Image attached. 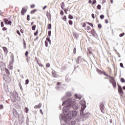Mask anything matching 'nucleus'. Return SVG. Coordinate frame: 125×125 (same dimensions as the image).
Here are the masks:
<instances>
[{
	"mask_svg": "<svg viewBox=\"0 0 125 125\" xmlns=\"http://www.w3.org/2000/svg\"><path fill=\"white\" fill-rule=\"evenodd\" d=\"M75 100L69 98L66 101L63 102L62 105L65 106L63 107V113L64 116H62L61 118V121H64V122L67 124L70 120H71L72 118H75L78 115V112L77 111H73V110H78L79 109V105L75 104Z\"/></svg>",
	"mask_w": 125,
	"mask_h": 125,
	"instance_id": "nucleus-1",
	"label": "nucleus"
},
{
	"mask_svg": "<svg viewBox=\"0 0 125 125\" xmlns=\"http://www.w3.org/2000/svg\"><path fill=\"white\" fill-rule=\"evenodd\" d=\"M10 97L13 102H15L16 100H18V101L20 100V98L18 96V93H17L16 91H14L13 92L10 93Z\"/></svg>",
	"mask_w": 125,
	"mask_h": 125,
	"instance_id": "nucleus-2",
	"label": "nucleus"
},
{
	"mask_svg": "<svg viewBox=\"0 0 125 125\" xmlns=\"http://www.w3.org/2000/svg\"><path fill=\"white\" fill-rule=\"evenodd\" d=\"M81 105V109L80 110V115L81 116H83V111L85 108H86V104H85V101L82 100L80 102Z\"/></svg>",
	"mask_w": 125,
	"mask_h": 125,
	"instance_id": "nucleus-3",
	"label": "nucleus"
},
{
	"mask_svg": "<svg viewBox=\"0 0 125 125\" xmlns=\"http://www.w3.org/2000/svg\"><path fill=\"white\" fill-rule=\"evenodd\" d=\"M104 104H103V103H101L100 105V108L102 113H103L104 114L105 113V111H104Z\"/></svg>",
	"mask_w": 125,
	"mask_h": 125,
	"instance_id": "nucleus-4",
	"label": "nucleus"
},
{
	"mask_svg": "<svg viewBox=\"0 0 125 125\" xmlns=\"http://www.w3.org/2000/svg\"><path fill=\"white\" fill-rule=\"evenodd\" d=\"M14 62V59H12V61L9 63L8 65V68L10 69V70H12L13 69V63Z\"/></svg>",
	"mask_w": 125,
	"mask_h": 125,
	"instance_id": "nucleus-5",
	"label": "nucleus"
},
{
	"mask_svg": "<svg viewBox=\"0 0 125 125\" xmlns=\"http://www.w3.org/2000/svg\"><path fill=\"white\" fill-rule=\"evenodd\" d=\"M118 86V92L120 94H124V91H123V88H122V86L119 84V83H117Z\"/></svg>",
	"mask_w": 125,
	"mask_h": 125,
	"instance_id": "nucleus-6",
	"label": "nucleus"
},
{
	"mask_svg": "<svg viewBox=\"0 0 125 125\" xmlns=\"http://www.w3.org/2000/svg\"><path fill=\"white\" fill-rule=\"evenodd\" d=\"M0 67L1 71H4V69L5 68V64L1 62H0Z\"/></svg>",
	"mask_w": 125,
	"mask_h": 125,
	"instance_id": "nucleus-7",
	"label": "nucleus"
},
{
	"mask_svg": "<svg viewBox=\"0 0 125 125\" xmlns=\"http://www.w3.org/2000/svg\"><path fill=\"white\" fill-rule=\"evenodd\" d=\"M4 22H5V24H6V25H11V23H12V22H11V21H9L7 19H5Z\"/></svg>",
	"mask_w": 125,
	"mask_h": 125,
	"instance_id": "nucleus-8",
	"label": "nucleus"
},
{
	"mask_svg": "<svg viewBox=\"0 0 125 125\" xmlns=\"http://www.w3.org/2000/svg\"><path fill=\"white\" fill-rule=\"evenodd\" d=\"M13 113L14 116H15V117L18 116V113H17V111H16V109H13Z\"/></svg>",
	"mask_w": 125,
	"mask_h": 125,
	"instance_id": "nucleus-9",
	"label": "nucleus"
},
{
	"mask_svg": "<svg viewBox=\"0 0 125 125\" xmlns=\"http://www.w3.org/2000/svg\"><path fill=\"white\" fill-rule=\"evenodd\" d=\"M42 107V104H39L34 106V109H40Z\"/></svg>",
	"mask_w": 125,
	"mask_h": 125,
	"instance_id": "nucleus-10",
	"label": "nucleus"
},
{
	"mask_svg": "<svg viewBox=\"0 0 125 125\" xmlns=\"http://www.w3.org/2000/svg\"><path fill=\"white\" fill-rule=\"evenodd\" d=\"M27 10L25 9V8H22L21 11V15H24L25 14V12H26Z\"/></svg>",
	"mask_w": 125,
	"mask_h": 125,
	"instance_id": "nucleus-11",
	"label": "nucleus"
},
{
	"mask_svg": "<svg viewBox=\"0 0 125 125\" xmlns=\"http://www.w3.org/2000/svg\"><path fill=\"white\" fill-rule=\"evenodd\" d=\"M3 80L4 81H5L6 82V81H7V79H9V77H8V76H6L5 75H3Z\"/></svg>",
	"mask_w": 125,
	"mask_h": 125,
	"instance_id": "nucleus-12",
	"label": "nucleus"
},
{
	"mask_svg": "<svg viewBox=\"0 0 125 125\" xmlns=\"http://www.w3.org/2000/svg\"><path fill=\"white\" fill-rule=\"evenodd\" d=\"M75 96L76 98H78L79 100L82 99V95L78 96V94H75Z\"/></svg>",
	"mask_w": 125,
	"mask_h": 125,
	"instance_id": "nucleus-13",
	"label": "nucleus"
},
{
	"mask_svg": "<svg viewBox=\"0 0 125 125\" xmlns=\"http://www.w3.org/2000/svg\"><path fill=\"white\" fill-rule=\"evenodd\" d=\"M111 83L114 87V88H116V82L113 81V82H111Z\"/></svg>",
	"mask_w": 125,
	"mask_h": 125,
	"instance_id": "nucleus-14",
	"label": "nucleus"
},
{
	"mask_svg": "<svg viewBox=\"0 0 125 125\" xmlns=\"http://www.w3.org/2000/svg\"><path fill=\"white\" fill-rule=\"evenodd\" d=\"M70 78L69 77H68L67 76H66L65 77V82L66 83H69V82H70Z\"/></svg>",
	"mask_w": 125,
	"mask_h": 125,
	"instance_id": "nucleus-15",
	"label": "nucleus"
},
{
	"mask_svg": "<svg viewBox=\"0 0 125 125\" xmlns=\"http://www.w3.org/2000/svg\"><path fill=\"white\" fill-rule=\"evenodd\" d=\"M4 70H5V72L6 73V74H7V75H10V72H9V70H8V69H7L6 68H5Z\"/></svg>",
	"mask_w": 125,
	"mask_h": 125,
	"instance_id": "nucleus-16",
	"label": "nucleus"
},
{
	"mask_svg": "<svg viewBox=\"0 0 125 125\" xmlns=\"http://www.w3.org/2000/svg\"><path fill=\"white\" fill-rule=\"evenodd\" d=\"M46 41H47V42L49 43V44H51V41L50 40V38L47 37Z\"/></svg>",
	"mask_w": 125,
	"mask_h": 125,
	"instance_id": "nucleus-17",
	"label": "nucleus"
},
{
	"mask_svg": "<svg viewBox=\"0 0 125 125\" xmlns=\"http://www.w3.org/2000/svg\"><path fill=\"white\" fill-rule=\"evenodd\" d=\"M52 73L54 78H57V75L56 74V72H52Z\"/></svg>",
	"mask_w": 125,
	"mask_h": 125,
	"instance_id": "nucleus-18",
	"label": "nucleus"
},
{
	"mask_svg": "<svg viewBox=\"0 0 125 125\" xmlns=\"http://www.w3.org/2000/svg\"><path fill=\"white\" fill-rule=\"evenodd\" d=\"M97 72L98 73V74H99V75H101V74L103 73L102 71L99 69H97Z\"/></svg>",
	"mask_w": 125,
	"mask_h": 125,
	"instance_id": "nucleus-19",
	"label": "nucleus"
},
{
	"mask_svg": "<svg viewBox=\"0 0 125 125\" xmlns=\"http://www.w3.org/2000/svg\"><path fill=\"white\" fill-rule=\"evenodd\" d=\"M62 20L65 21H67V17H66V16H63V17L62 18Z\"/></svg>",
	"mask_w": 125,
	"mask_h": 125,
	"instance_id": "nucleus-20",
	"label": "nucleus"
},
{
	"mask_svg": "<svg viewBox=\"0 0 125 125\" xmlns=\"http://www.w3.org/2000/svg\"><path fill=\"white\" fill-rule=\"evenodd\" d=\"M36 27H37V26H36V25H33V26L32 27V30L33 31H35V30H36Z\"/></svg>",
	"mask_w": 125,
	"mask_h": 125,
	"instance_id": "nucleus-21",
	"label": "nucleus"
},
{
	"mask_svg": "<svg viewBox=\"0 0 125 125\" xmlns=\"http://www.w3.org/2000/svg\"><path fill=\"white\" fill-rule=\"evenodd\" d=\"M48 30H51V24H48Z\"/></svg>",
	"mask_w": 125,
	"mask_h": 125,
	"instance_id": "nucleus-22",
	"label": "nucleus"
},
{
	"mask_svg": "<svg viewBox=\"0 0 125 125\" xmlns=\"http://www.w3.org/2000/svg\"><path fill=\"white\" fill-rule=\"evenodd\" d=\"M97 8L98 9H99V10H100V9H101V5L98 4L97 6Z\"/></svg>",
	"mask_w": 125,
	"mask_h": 125,
	"instance_id": "nucleus-23",
	"label": "nucleus"
},
{
	"mask_svg": "<svg viewBox=\"0 0 125 125\" xmlns=\"http://www.w3.org/2000/svg\"><path fill=\"white\" fill-rule=\"evenodd\" d=\"M81 58V57H78L77 59V61L76 62L77 63H79V62H80V59Z\"/></svg>",
	"mask_w": 125,
	"mask_h": 125,
	"instance_id": "nucleus-24",
	"label": "nucleus"
},
{
	"mask_svg": "<svg viewBox=\"0 0 125 125\" xmlns=\"http://www.w3.org/2000/svg\"><path fill=\"white\" fill-rule=\"evenodd\" d=\"M19 86L20 87V89L21 90H23V88L22 87V85H21V83H19Z\"/></svg>",
	"mask_w": 125,
	"mask_h": 125,
	"instance_id": "nucleus-25",
	"label": "nucleus"
},
{
	"mask_svg": "<svg viewBox=\"0 0 125 125\" xmlns=\"http://www.w3.org/2000/svg\"><path fill=\"white\" fill-rule=\"evenodd\" d=\"M3 50H4V52H6L7 51V48H6V47H3Z\"/></svg>",
	"mask_w": 125,
	"mask_h": 125,
	"instance_id": "nucleus-26",
	"label": "nucleus"
},
{
	"mask_svg": "<svg viewBox=\"0 0 125 125\" xmlns=\"http://www.w3.org/2000/svg\"><path fill=\"white\" fill-rule=\"evenodd\" d=\"M87 24H88V25H89V26H91V27H92V28H93V24H92V23L90 22H87Z\"/></svg>",
	"mask_w": 125,
	"mask_h": 125,
	"instance_id": "nucleus-27",
	"label": "nucleus"
},
{
	"mask_svg": "<svg viewBox=\"0 0 125 125\" xmlns=\"http://www.w3.org/2000/svg\"><path fill=\"white\" fill-rule=\"evenodd\" d=\"M124 36H125V33L120 34L119 37H120V38H122V37H124Z\"/></svg>",
	"mask_w": 125,
	"mask_h": 125,
	"instance_id": "nucleus-28",
	"label": "nucleus"
},
{
	"mask_svg": "<svg viewBox=\"0 0 125 125\" xmlns=\"http://www.w3.org/2000/svg\"><path fill=\"white\" fill-rule=\"evenodd\" d=\"M68 23H69V25H73V21L71 20H69L68 21Z\"/></svg>",
	"mask_w": 125,
	"mask_h": 125,
	"instance_id": "nucleus-29",
	"label": "nucleus"
},
{
	"mask_svg": "<svg viewBox=\"0 0 125 125\" xmlns=\"http://www.w3.org/2000/svg\"><path fill=\"white\" fill-rule=\"evenodd\" d=\"M48 36L49 37H50L51 36V31H49L48 32Z\"/></svg>",
	"mask_w": 125,
	"mask_h": 125,
	"instance_id": "nucleus-30",
	"label": "nucleus"
},
{
	"mask_svg": "<svg viewBox=\"0 0 125 125\" xmlns=\"http://www.w3.org/2000/svg\"><path fill=\"white\" fill-rule=\"evenodd\" d=\"M100 18L102 20L104 19V15H102L100 16Z\"/></svg>",
	"mask_w": 125,
	"mask_h": 125,
	"instance_id": "nucleus-31",
	"label": "nucleus"
},
{
	"mask_svg": "<svg viewBox=\"0 0 125 125\" xmlns=\"http://www.w3.org/2000/svg\"><path fill=\"white\" fill-rule=\"evenodd\" d=\"M36 11H37V10L36 9H34V10H33L31 11V13L32 14H33L35 13V12H36Z\"/></svg>",
	"mask_w": 125,
	"mask_h": 125,
	"instance_id": "nucleus-32",
	"label": "nucleus"
},
{
	"mask_svg": "<svg viewBox=\"0 0 125 125\" xmlns=\"http://www.w3.org/2000/svg\"><path fill=\"white\" fill-rule=\"evenodd\" d=\"M29 54V52L28 51H26L25 52V56L26 57H27V56H28V55Z\"/></svg>",
	"mask_w": 125,
	"mask_h": 125,
	"instance_id": "nucleus-33",
	"label": "nucleus"
},
{
	"mask_svg": "<svg viewBox=\"0 0 125 125\" xmlns=\"http://www.w3.org/2000/svg\"><path fill=\"white\" fill-rule=\"evenodd\" d=\"M68 18H69V19H73V17L72 15H68Z\"/></svg>",
	"mask_w": 125,
	"mask_h": 125,
	"instance_id": "nucleus-34",
	"label": "nucleus"
},
{
	"mask_svg": "<svg viewBox=\"0 0 125 125\" xmlns=\"http://www.w3.org/2000/svg\"><path fill=\"white\" fill-rule=\"evenodd\" d=\"M27 21H30V15H28L27 16Z\"/></svg>",
	"mask_w": 125,
	"mask_h": 125,
	"instance_id": "nucleus-35",
	"label": "nucleus"
},
{
	"mask_svg": "<svg viewBox=\"0 0 125 125\" xmlns=\"http://www.w3.org/2000/svg\"><path fill=\"white\" fill-rule=\"evenodd\" d=\"M98 27L99 28V29H101V28H102V25L101 24H99L98 25Z\"/></svg>",
	"mask_w": 125,
	"mask_h": 125,
	"instance_id": "nucleus-36",
	"label": "nucleus"
},
{
	"mask_svg": "<svg viewBox=\"0 0 125 125\" xmlns=\"http://www.w3.org/2000/svg\"><path fill=\"white\" fill-rule=\"evenodd\" d=\"M121 83H125V79L121 78Z\"/></svg>",
	"mask_w": 125,
	"mask_h": 125,
	"instance_id": "nucleus-37",
	"label": "nucleus"
},
{
	"mask_svg": "<svg viewBox=\"0 0 125 125\" xmlns=\"http://www.w3.org/2000/svg\"><path fill=\"white\" fill-rule=\"evenodd\" d=\"M66 95H67V96L70 97V96H71L72 95L71 94V93H70V92H67V93H66Z\"/></svg>",
	"mask_w": 125,
	"mask_h": 125,
	"instance_id": "nucleus-38",
	"label": "nucleus"
},
{
	"mask_svg": "<svg viewBox=\"0 0 125 125\" xmlns=\"http://www.w3.org/2000/svg\"><path fill=\"white\" fill-rule=\"evenodd\" d=\"M25 112L26 113H28V112H29V108H28V107H25Z\"/></svg>",
	"mask_w": 125,
	"mask_h": 125,
	"instance_id": "nucleus-39",
	"label": "nucleus"
},
{
	"mask_svg": "<svg viewBox=\"0 0 125 125\" xmlns=\"http://www.w3.org/2000/svg\"><path fill=\"white\" fill-rule=\"evenodd\" d=\"M77 50V49L76 48V47H74L73 49V53H74V54H76V51Z\"/></svg>",
	"mask_w": 125,
	"mask_h": 125,
	"instance_id": "nucleus-40",
	"label": "nucleus"
},
{
	"mask_svg": "<svg viewBox=\"0 0 125 125\" xmlns=\"http://www.w3.org/2000/svg\"><path fill=\"white\" fill-rule=\"evenodd\" d=\"M45 45L46 47H47V46H48V44L47 41H45Z\"/></svg>",
	"mask_w": 125,
	"mask_h": 125,
	"instance_id": "nucleus-41",
	"label": "nucleus"
},
{
	"mask_svg": "<svg viewBox=\"0 0 125 125\" xmlns=\"http://www.w3.org/2000/svg\"><path fill=\"white\" fill-rule=\"evenodd\" d=\"M29 84V80L28 79L25 80V84Z\"/></svg>",
	"mask_w": 125,
	"mask_h": 125,
	"instance_id": "nucleus-42",
	"label": "nucleus"
},
{
	"mask_svg": "<svg viewBox=\"0 0 125 125\" xmlns=\"http://www.w3.org/2000/svg\"><path fill=\"white\" fill-rule=\"evenodd\" d=\"M26 124L27 125H29V119H28V118H27V120H26Z\"/></svg>",
	"mask_w": 125,
	"mask_h": 125,
	"instance_id": "nucleus-43",
	"label": "nucleus"
},
{
	"mask_svg": "<svg viewBox=\"0 0 125 125\" xmlns=\"http://www.w3.org/2000/svg\"><path fill=\"white\" fill-rule=\"evenodd\" d=\"M46 67H47V68H49L50 67V64L49 63H47L46 64Z\"/></svg>",
	"mask_w": 125,
	"mask_h": 125,
	"instance_id": "nucleus-44",
	"label": "nucleus"
},
{
	"mask_svg": "<svg viewBox=\"0 0 125 125\" xmlns=\"http://www.w3.org/2000/svg\"><path fill=\"white\" fill-rule=\"evenodd\" d=\"M120 67H121V68H124V64H123V63H120Z\"/></svg>",
	"mask_w": 125,
	"mask_h": 125,
	"instance_id": "nucleus-45",
	"label": "nucleus"
},
{
	"mask_svg": "<svg viewBox=\"0 0 125 125\" xmlns=\"http://www.w3.org/2000/svg\"><path fill=\"white\" fill-rule=\"evenodd\" d=\"M0 25H1V27H3L4 26V25L3 24V22L1 21L0 22Z\"/></svg>",
	"mask_w": 125,
	"mask_h": 125,
	"instance_id": "nucleus-46",
	"label": "nucleus"
},
{
	"mask_svg": "<svg viewBox=\"0 0 125 125\" xmlns=\"http://www.w3.org/2000/svg\"><path fill=\"white\" fill-rule=\"evenodd\" d=\"M96 3V0H93L92 4H95Z\"/></svg>",
	"mask_w": 125,
	"mask_h": 125,
	"instance_id": "nucleus-47",
	"label": "nucleus"
},
{
	"mask_svg": "<svg viewBox=\"0 0 125 125\" xmlns=\"http://www.w3.org/2000/svg\"><path fill=\"white\" fill-rule=\"evenodd\" d=\"M91 16H92V18H93V19H95V17L94 16V14H92Z\"/></svg>",
	"mask_w": 125,
	"mask_h": 125,
	"instance_id": "nucleus-48",
	"label": "nucleus"
},
{
	"mask_svg": "<svg viewBox=\"0 0 125 125\" xmlns=\"http://www.w3.org/2000/svg\"><path fill=\"white\" fill-rule=\"evenodd\" d=\"M38 30L34 33V36H38Z\"/></svg>",
	"mask_w": 125,
	"mask_h": 125,
	"instance_id": "nucleus-49",
	"label": "nucleus"
},
{
	"mask_svg": "<svg viewBox=\"0 0 125 125\" xmlns=\"http://www.w3.org/2000/svg\"><path fill=\"white\" fill-rule=\"evenodd\" d=\"M17 33L18 35H19V36H21V34H20V31H19V30H17Z\"/></svg>",
	"mask_w": 125,
	"mask_h": 125,
	"instance_id": "nucleus-50",
	"label": "nucleus"
},
{
	"mask_svg": "<svg viewBox=\"0 0 125 125\" xmlns=\"http://www.w3.org/2000/svg\"><path fill=\"white\" fill-rule=\"evenodd\" d=\"M3 108V105L2 104H0V109H1Z\"/></svg>",
	"mask_w": 125,
	"mask_h": 125,
	"instance_id": "nucleus-51",
	"label": "nucleus"
},
{
	"mask_svg": "<svg viewBox=\"0 0 125 125\" xmlns=\"http://www.w3.org/2000/svg\"><path fill=\"white\" fill-rule=\"evenodd\" d=\"M105 22L106 23V24H108V23H109V21H108V20H105Z\"/></svg>",
	"mask_w": 125,
	"mask_h": 125,
	"instance_id": "nucleus-52",
	"label": "nucleus"
},
{
	"mask_svg": "<svg viewBox=\"0 0 125 125\" xmlns=\"http://www.w3.org/2000/svg\"><path fill=\"white\" fill-rule=\"evenodd\" d=\"M60 14H61V15H63V14H64V12H63V11H61V13H60Z\"/></svg>",
	"mask_w": 125,
	"mask_h": 125,
	"instance_id": "nucleus-53",
	"label": "nucleus"
},
{
	"mask_svg": "<svg viewBox=\"0 0 125 125\" xmlns=\"http://www.w3.org/2000/svg\"><path fill=\"white\" fill-rule=\"evenodd\" d=\"M103 74L104 75V76H106V77H108V75L107 74H106V73L105 72H103Z\"/></svg>",
	"mask_w": 125,
	"mask_h": 125,
	"instance_id": "nucleus-54",
	"label": "nucleus"
},
{
	"mask_svg": "<svg viewBox=\"0 0 125 125\" xmlns=\"http://www.w3.org/2000/svg\"><path fill=\"white\" fill-rule=\"evenodd\" d=\"M6 27H3V28H2V30L3 31H6Z\"/></svg>",
	"mask_w": 125,
	"mask_h": 125,
	"instance_id": "nucleus-55",
	"label": "nucleus"
},
{
	"mask_svg": "<svg viewBox=\"0 0 125 125\" xmlns=\"http://www.w3.org/2000/svg\"><path fill=\"white\" fill-rule=\"evenodd\" d=\"M23 45L24 46V48H26V43H25V41H24Z\"/></svg>",
	"mask_w": 125,
	"mask_h": 125,
	"instance_id": "nucleus-56",
	"label": "nucleus"
},
{
	"mask_svg": "<svg viewBox=\"0 0 125 125\" xmlns=\"http://www.w3.org/2000/svg\"><path fill=\"white\" fill-rule=\"evenodd\" d=\"M87 28L88 31H89V30H90V29H91L90 26H87Z\"/></svg>",
	"mask_w": 125,
	"mask_h": 125,
	"instance_id": "nucleus-57",
	"label": "nucleus"
},
{
	"mask_svg": "<svg viewBox=\"0 0 125 125\" xmlns=\"http://www.w3.org/2000/svg\"><path fill=\"white\" fill-rule=\"evenodd\" d=\"M30 6L31 8H34V7H35V4H33V5H31Z\"/></svg>",
	"mask_w": 125,
	"mask_h": 125,
	"instance_id": "nucleus-58",
	"label": "nucleus"
},
{
	"mask_svg": "<svg viewBox=\"0 0 125 125\" xmlns=\"http://www.w3.org/2000/svg\"><path fill=\"white\" fill-rule=\"evenodd\" d=\"M2 56V54L0 51V58H1V57Z\"/></svg>",
	"mask_w": 125,
	"mask_h": 125,
	"instance_id": "nucleus-59",
	"label": "nucleus"
},
{
	"mask_svg": "<svg viewBox=\"0 0 125 125\" xmlns=\"http://www.w3.org/2000/svg\"><path fill=\"white\" fill-rule=\"evenodd\" d=\"M111 80L113 81V82H115V78H114V77H112Z\"/></svg>",
	"mask_w": 125,
	"mask_h": 125,
	"instance_id": "nucleus-60",
	"label": "nucleus"
},
{
	"mask_svg": "<svg viewBox=\"0 0 125 125\" xmlns=\"http://www.w3.org/2000/svg\"><path fill=\"white\" fill-rule=\"evenodd\" d=\"M89 113H86L85 115V116H89Z\"/></svg>",
	"mask_w": 125,
	"mask_h": 125,
	"instance_id": "nucleus-61",
	"label": "nucleus"
},
{
	"mask_svg": "<svg viewBox=\"0 0 125 125\" xmlns=\"http://www.w3.org/2000/svg\"><path fill=\"white\" fill-rule=\"evenodd\" d=\"M64 13H65V14H67V9L64 10Z\"/></svg>",
	"mask_w": 125,
	"mask_h": 125,
	"instance_id": "nucleus-62",
	"label": "nucleus"
},
{
	"mask_svg": "<svg viewBox=\"0 0 125 125\" xmlns=\"http://www.w3.org/2000/svg\"><path fill=\"white\" fill-rule=\"evenodd\" d=\"M47 6H45L43 7V9L44 10L45 8H46Z\"/></svg>",
	"mask_w": 125,
	"mask_h": 125,
	"instance_id": "nucleus-63",
	"label": "nucleus"
},
{
	"mask_svg": "<svg viewBox=\"0 0 125 125\" xmlns=\"http://www.w3.org/2000/svg\"><path fill=\"white\" fill-rule=\"evenodd\" d=\"M123 88L124 89V90H125V86H123Z\"/></svg>",
	"mask_w": 125,
	"mask_h": 125,
	"instance_id": "nucleus-64",
	"label": "nucleus"
}]
</instances>
